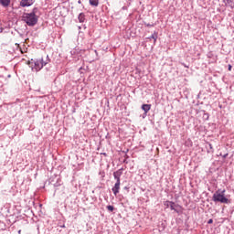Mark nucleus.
Listing matches in <instances>:
<instances>
[{
  "label": "nucleus",
  "mask_w": 234,
  "mask_h": 234,
  "mask_svg": "<svg viewBox=\"0 0 234 234\" xmlns=\"http://www.w3.org/2000/svg\"><path fill=\"white\" fill-rule=\"evenodd\" d=\"M208 146L210 149H213V144H209Z\"/></svg>",
  "instance_id": "f3484780"
},
{
  "label": "nucleus",
  "mask_w": 234,
  "mask_h": 234,
  "mask_svg": "<svg viewBox=\"0 0 234 234\" xmlns=\"http://www.w3.org/2000/svg\"><path fill=\"white\" fill-rule=\"evenodd\" d=\"M37 8H34L31 13H24L22 16V20L26 22L28 27H35L37 25Z\"/></svg>",
  "instance_id": "f257e3e1"
},
{
  "label": "nucleus",
  "mask_w": 234,
  "mask_h": 234,
  "mask_svg": "<svg viewBox=\"0 0 234 234\" xmlns=\"http://www.w3.org/2000/svg\"><path fill=\"white\" fill-rule=\"evenodd\" d=\"M164 206H165V207H170V209H172V211H175V202H173V201H165Z\"/></svg>",
  "instance_id": "423d86ee"
},
{
  "label": "nucleus",
  "mask_w": 234,
  "mask_h": 234,
  "mask_svg": "<svg viewBox=\"0 0 234 234\" xmlns=\"http://www.w3.org/2000/svg\"><path fill=\"white\" fill-rule=\"evenodd\" d=\"M142 110L146 113L149 112V111H151V104H143Z\"/></svg>",
  "instance_id": "1a4fd4ad"
},
{
  "label": "nucleus",
  "mask_w": 234,
  "mask_h": 234,
  "mask_svg": "<svg viewBox=\"0 0 234 234\" xmlns=\"http://www.w3.org/2000/svg\"><path fill=\"white\" fill-rule=\"evenodd\" d=\"M3 6H8L10 5V0H0Z\"/></svg>",
  "instance_id": "9b49d317"
},
{
  "label": "nucleus",
  "mask_w": 234,
  "mask_h": 234,
  "mask_svg": "<svg viewBox=\"0 0 234 234\" xmlns=\"http://www.w3.org/2000/svg\"><path fill=\"white\" fill-rule=\"evenodd\" d=\"M34 5V0H21L20 5L25 6H32Z\"/></svg>",
  "instance_id": "39448f33"
},
{
  "label": "nucleus",
  "mask_w": 234,
  "mask_h": 234,
  "mask_svg": "<svg viewBox=\"0 0 234 234\" xmlns=\"http://www.w3.org/2000/svg\"><path fill=\"white\" fill-rule=\"evenodd\" d=\"M232 66L231 64L229 65V70L231 71Z\"/></svg>",
  "instance_id": "dca6fc26"
},
{
  "label": "nucleus",
  "mask_w": 234,
  "mask_h": 234,
  "mask_svg": "<svg viewBox=\"0 0 234 234\" xmlns=\"http://www.w3.org/2000/svg\"><path fill=\"white\" fill-rule=\"evenodd\" d=\"M18 234H21V230H18Z\"/></svg>",
  "instance_id": "6ab92c4d"
},
{
  "label": "nucleus",
  "mask_w": 234,
  "mask_h": 234,
  "mask_svg": "<svg viewBox=\"0 0 234 234\" xmlns=\"http://www.w3.org/2000/svg\"><path fill=\"white\" fill-rule=\"evenodd\" d=\"M104 154V156H107V154Z\"/></svg>",
  "instance_id": "aec40b11"
},
{
  "label": "nucleus",
  "mask_w": 234,
  "mask_h": 234,
  "mask_svg": "<svg viewBox=\"0 0 234 234\" xmlns=\"http://www.w3.org/2000/svg\"><path fill=\"white\" fill-rule=\"evenodd\" d=\"M43 63H46V65H47V63H48V62H47V61L43 60Z\"/></svg>",
  "instance_id": "a211bd4d"
},
{
  "label": "nucleus",
  "mask_w": 234,
  "mask_h": 234,
  "mask_svg": "<svg viewBox=\"0 0 234 234\" xmlns=\"http://www.w3.org/2000/svg\"><path fill=\"white\" fill-rule=\"evenodd\" d=\"M207 224H213V219H209V220L207 221Z\"/></svg>",
  "instance_id": "2eb2a0df"
},
{
  "label": "nucleus",
  "mask_w": 234,
  "mask_h": 234,
  "mask_svg": "<svg viewBox=\"0 0 234 234\" xmlns=\"http://www.w3.org/2000/svg\"><path fill=\"white\" fill-rule=\"evenodd\" d=\"M79 21H80V23H84L85 22V15L83 13H80L79 15Z\"/></svg>",
  "instance_id": "9d476101"
},
{
  "label": "nucleus",
  "mask_w": 234,
  "mask_h": 234,
  "mask_svg": "<svg viewBox=\"0 0 234 234\" xmlns=\"http://www.w3.org/2000/svg\"><path fill=\"white\" fill-rule=\"evenodd\" d=\"M225 3V6H229V8H234V1L233 0H223Z\"/></svg>",
  "instance_id": "6e6552de"
},
{
  "label": "nucleus",
  "mask_w": 234,
  "mask_h": 234,
  "mask_svg": "<svg viewBox=\"0 0 234 234\" xmlns=\"http://www.w3.org/2000/svg\"><path fill=\"white\" fill-rule=\"evenodd\" d=\"M90 5H91V6H98L99 0H90Z\"/></svg>",
  "instance_id": "f8f14e48"
},
{
  "label": "nucleus",
  "mask_w": 234,
  "mask_h": 234,
  "mask_svg": "<svg viewBox=\"0 0 234 234\" xmlns=\"http://www.w3.org/2000/svg\"><path fill=\"white\" fill-rule=\"evenodd\" d=\"M120 181H116L114 186L112 188L113 195L116 197L120 193Z\"/></svg>",
  "instance_id": "20e7f679"
},
{
  "label": "nucleus",
  "mask_w": 234,
  "mask_h": 234,
  "mask_svg": "<svg viewBox=\"0 0 234 234\" xmlns=\"http://www.w3.org/2000/svg\"><path fill=\"white\" fill-rule=\"evenodd\" d=\"M34 63V69L36 70V72H39V70H41V69H43V67H45V65H47V63H43V58L40 59H31V61H28V65H33Z\"/></svg>",
  "instance_id": "7ed1b4c3"
},
{
  "label": "nucleus",
  "mask_w": 234,
  "mask_h": 234,
  "mask_svg": "<svg viewBox=\"0 0 234 234\" xmlns=\"http://www.w3.org/2000/svg\"><path fill=\"white\" fill-rule=\"evenodd\" d=\"M107 209H108V211L112 212V211H114V207L109 205V206H107Z\"/></svg>",
  "instance_id": "4468645a"
},
{
  "label": "nucleus",
  "mask_w": 234,
  "mask_h": 234,
  "mask_svg": "<svg viewBox=\"0 0 234 234\" xmlns=\"http://www.w3.org/2000/svg\"><path fill=\"white\" fill-rule=\"evenodd\" d=\"M214 202H220V204H228L229 200L226 197V190H218L212 197Z\"/></svg>",
  "instance_id": "f03ea898"
},
{
  "label": "nucleus",
  "mask_w": 234,
  "mask_h": 234,
  "mask_svg": "<svg viewBox=\"0 0 234 234\" xmlns=\"http://www.w3.org/2000/svg\"><path fill=\"white\" fill-rule=\"evenodd\" d=\"M150 39H154V43H156V39H158V37L156 35H152L150 37Z\"/></svg>",
  "instance_id": "ddd939ff"
},
{
  "label": "nucleus",
  "mask_w": 234,
  "mask_h": 234,
  "mask_svg": "<svg viewBox=\"0 0 234 234\" xmlns=\"http://www.w3.org/2000/svg\"><path fill=\"white\" fill-rule=\"evenodd\" d=\"M122 176V170H117L113 173V177L116 180V182H120V178Z\"/></svg>",
  "instance_id": "0eeeda50"
}]
</instances>
